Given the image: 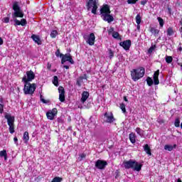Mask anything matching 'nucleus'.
Here are the masks:
<instances>
[{
  "label": "nucleus",
  "mask_w": 182,
  "mask_h": 182,
  "mask_svg": "<svg viewBox=\"0 0 182 182\" xmlns=\"http://www.w3.org/2000/svg\"><path fill=\"white\" fill-rule=\"evenodd\" d=\"M102 19L108 23L114 21V18L112 16V11H110V6L109 4H103L100 10Z\"/></svg>",
  "instance_id": "1"
},
{
  "label": "nucleus",
  "mask_w": 182,
  "mask_h": 182,
  "mask_svg": "<svg viewBox=\"0 0 182 182\" xmlns=\"http://www.w3.org/2000/svg\"><path fill=\"white\" fill-rule=\"evenodd\" d=\"M123 166L126 170L132 168L134 171H140L143 164H139L136 160L129 159V161H124Z\"/></svg>",
  "instance_id": "2"
},
{
  "label": "nucleus",
  "mask_w": 182,
  "mask_h": 182,
  "mask_svg": "<svg viewBox=\"0 0 182 182\" xmlns=\"http://www.w3.org/2000/svg\"><path fill=\"white\" fill-rule=\"evenodd\" d=\"M146 70L144 69H132L131 70V77L134 82H137L144 76Z\"/></svg>",
  "instance_id": "3"
},
{
  "label": "nucleus",
  "mask_w": 182,
  "mask_h": 182,
  "mask_svg": "<svg viewBox=\"0 0 182 182\" xmlns=\"http://www.w3.org/2000/svg\"><path fill=\"white\" fill-rule=\"evenodd\" d=\"M159 76H160V70H157L154 72L153 75L154 80L151 77H147L146 80L148 86H153V84H154L155 85H160Z\"/></svg>",
  "instance_id": "4"
},
{
  "label": "nucleus",
  "mask_w": 182,
  "mask_h": 182,
  "mask_svg": "<svg viewBox=\"0 0 182 182\" xmlns=\"http://www.w3.org/2000/svg\"><path fill=\"white\" fill-rule=\"evenodd\" d=\"M98 2L99 0H87L85 4L87 10L90 11L91 8H92L91 12L94 15H96L97 14Z\"/></svg>",
  "instance_id": "5"
},
{
  "label": "nucleus",
  "mask_w": 182,
  "mask_h": 182,
  "mask_svg": "<svg viewBox=\"0 0 182 182\" xmlns=\"http://www.w3.org/2000/svg\"><path fill=\"white\" fill-rule=\"evenodd\" d=\"M4 117L7 120V124L9 126V130L11 134H14L15 133V117L11 116L9 114H6Z\"/></svg>",
  "instance_id": "6"
},
{
  "label": "nucleus",
  "mask_w": 182,
  "mask_h": 182,
  "mask_svg": "<svg viewBox=\"0 0 182 182\" xmlns=\"http://www.w3.org/2000/svg\"><path fill=\"white\" fill-rule=\"evenodd\" d=\"M23 92L24 95H33L36 90V84L31 82H24Z\"/></svg>",
  "instance_id": "7"
},
{
  "label": "nucleus",
  "mask_w": 182,
  "mask_h": 182,
  "mask_svg": "<svg viewBox=\"0 0 182 182\" xmlns=\"http://www.w3.org/2000/svg\"><path fill=\"white\" fill-rule=\"evenodd\" d=\"M26 75L27 76H24L22 78V82H23L24 83H28L29 82H32L33 80V79H35V73H33V71H32V70H30L29 71H27L26 73Z\"/></svg>",
  "instance_id": "8"
},
{
  "label": "nucleus",
  "mask_w": 182,
  "mask_h": 182,
  "mask_svg": "<svg viewBox=\"0 0 182 182\" xmlns=\"http://www.w3.org/2000/svg\"><path fill=\"white\" fill-rule=\"evenodd\" d=\"M95 168H98V170H105L106 168V166H107V161L105 160L98 159L95 161Z\"/></svg>",
  "instance_id": "9"
},
{
  "label": "nucleus",
  "mask_w": 182,
  "mask_h": 182,
  "mask_svg": "<svg viewBox=\"0 0 182 182\" xmlns=\"http://www.w3.org/2000/svg\"><path fill=\"white\" fill-rule=\"evenodd\" d=\"M65 62H69L71 63V65L75 63V61H73V58H72V55H70V53L63 54V57H61L62 65H64Z\"/></svg>",
  "instance_id": "10"
},
{
  "label": "nucleus",
  "mask_w": 182,
  "mask_h": 182,
  "mask_svg": "<svg viewBox=\"0 0 182 182\" xmlns=\"http://www.w3.org/2000/svg\"><path fill=\"white\" fill-rule=\"evenodd\" d=\"M104 119L106 123H113V122L116 120V119H114V116L113 115V113L109 114L107 112L105 113Z\"/></svg>",
  "instance_id": "11"
},
{
  "label": "nucleus",
  "mask_w": 182,
  "mask_h": 182,
  "mask_svg": "<svg viewBox=\"0 0 182 182\" xmlns=\"http://www.w3.org/2000/svg\"><path fill=\"white\" fill-rule=\"evenodd\" d=\"M119 46H121L124 50H130V46H132V41L126 40L119 43Z\"/></svg>",
  "instance_id": "12"
},
{
  "label": "nucleus",
  "mask_w": 182,
  "mask_h": 182,
  "mask_svg": "<svg viewBox=\"0 0 182 182\" xmlns=\"http://www.w3.org/2000/svg\"><path fill=\"white\" fill-rule=\"evenodd\" d=\"M58 92L60 93L59 95V100L60 102H61L62 103H63V102H65L66 100V98L65 97V88H63V87L60 86L58 87Z\"/></svg>",
  "instance_id": "13"
},
{
  "label": "nucleus",
  "mask_w": 182,
  "mask_h": 182,
  "mask_svg": "<svg viewBox=\"0 0 182 182\" xmlns=\"http://www.w3.org/2000/svg\"><path fill=\"white\" fill-rule=\"evenodd\" d=\"M14 26H26V25H28V21H26L25 18H22L21 21L16 18L14 19Z\"/></svg>",
  "instance_id": "14"
},
{
  "label": "nucleus",
  "mask_w": 182,
  "mask_h": 182,
  "mask_svg": "<svg viewBox=\"0 0 182 182\" xmlns=\"http://www.w3.org/2000/svg\"><path fill=\"white\" fill-rule=\"evenodd\" d=\"M96 40V36H95V33H91L87 38V43L90 45V46H93L95 45V41Z\"/></svg>",
  "instance_id": "15"
},
{
  "label": "nucleus",
  "mask_w": 182,
  "mask_h": 182,
  "mask_svg": "<svg viewBox=\"0 0 182 182\" xmlns=\"http://www.w3.org/2000/svg\"><path fill=\"white\" fill-rule=\"evenodd\" d=\"M83 79H85V80H87V75L86 74H85L83 76H80L77 79L76 85H77L79 87L82 86V83L83 82Z\"/></svg>",
  "instance_id": "16"
},
{
  "label": "nucleus",
  "mask_w": 182,
  "mask_h": 182,
  "mask_svg": "<svg viewBox=\"0 0 182 182\" xmlns=\"http://www.w3.org/2000/svg\"><path fill=\"white\" fill-rule=\"evenodd\" d=\"M89 99V92L84 91L82 93L81 102L82 103H85Z\"/></svg>",
  "instance_id": "17"
},
{
  "label": "nucleus",
  "mask_w": 182,
  "mask_h": 182,
  "mask_svg": "<svg viewBox=\"0 0 182 182\" xmlns=\"http://www.w3.org/2000/svg\"><path fill=\"white\" fill-rule=\"evenodd\" d=\"M31 38L36 43H37V45H42V41L41 40V38H39L38 36L33 34L31 36Z\"/></svg>",
  "instance_id": "18"
},
{
  "label": "nucleus",
  "mask_w": 182,
  "mask_h": 182,
  "mask_svg": "<svg viewBox=\"0 0 182 182\" xmlns=\"http://www.w3.org/2000/svg\"><path fill=\"white\" fill-rule=\"evenodd\" d=\"M14 18H23V12L18 10L13 14Z\"/></svg>",
  "instance_id": "19"
},
{
  "label": "nucleus",
  "mask_w": 182,
  "mask_h": 182,
  "mask_svg": "<svg viewBox=\"0 0 182 182\" xmlns=\"http://www.w3.org/2000/svg\"><path fill=\"white\" fill-rule=\"evenodd\" d=\"M144 150L146 153V154H148V156L151 155V149H150V146H149V144H146L144 145Z\"/></svg>",
  "instance_id": "20"
},
{
  "label": "nucleus",
  "mask_w": 182,
  "mask_h": 182,
  "mask_svg": "<svg viewBox=\"0 0 182 182\" xmlns=\"http://www.w3.org/2000/svg\"><path fill=\"white\" fill-rule=\"evenodd\" d=\"M129 137L131 143H132V144H134V143H136V134L132 132L129 134Z\"/></svg>",
  "instance_id": "21"
},
{
  "label": "nucleus",
  "mask_w": 182,
  "mask_h": 182,
  "mask_svg": "<svg viewBox=\"0 0 182 182\" xmlns=\"http://www.w3.org/2000/svg\"><path fill=\"white\" fill-rule=\"evenodd\" d=\"M23 140L24 143H28L29 141V132H25L23 135Z\"/></svg>",
  "instance_id": "22"
},
{
  "label": "nucleus",
  "mask_w": 182,
  "mask_h": 182,
  "mask_svg": "<svg viewBox=\"0 0 182 182\" xmlns=\"http://www.w3.org/2000/svg\"><path fill=\"white\" fill-rule=\"evenodd\" d=\"M13 11H14V12L21 11V7H19V3L18 1H15L13 4Z\"/></svg>",
  "instance_id": "23"
},
{
  "label": "nucleus",
  "mask_w": 182,
  "mask_h": 182,
  "mask_svg": "<svg viewBox=\"0 0 182 182\" xmlns=\"http://www.w3.org/2000/svg\"><path fill=\"white\" fill-rule=\"evenodd\" d=\"M112 37L114 39H117L118 41H122V36L117 31H114L113 32Z\"/></svg>",
  "instance_id": "24"
},
{
  "label": "nucleus",
  "mask_w": 182,
  "mask_h": 182,
  "mask_svg": "<svg viewBox=\"0 0 182 182\" xmlns=\"http://www.w3.org/2000/svg\"><path fill=\"white\" fill-rule=\"evenodd\" d=\"M166 33L168 36H171L173 35H174V31L173 30V28L169 27L168 28L167 31H166Z\"/></svg>",
  "instance_id": "25"
},
{
  "label": "nucleus",
  "mask_w": 182,
  "mask_h": 182,
  "mask_svg": "<svg viewBox=\"0 0 182 182\" xmlns=\"http://www.w3.org/2000/svg\"><path fill=\"white\" fill-rule=\"evenodd\" d=\"M0 157H4V160H6L8 157V154H6V150L4 149L0 151Z\"/></svg>",
  "instance_id": "26"
},
{
  "label": "nucleus",
  "mask_w": 182,
  "mask_h": 182,
  "mask_svg": "<svg viewBox=\"0 0 182 182\" xmlns=\"http://www.w3.org/2000/svg\"><path fill=\"white\" fill-rule=\"evenodd\" d=\"M53 84L54 86H59V80L58 79V76L55 75L53 77Z\"/></svg>",
  "instance_id": "27"
},
{
  "label": "nucleus",
  "mask_w": 182,
  "mask_h": 182,
  "mask_svg": "<svg viewBox=\"0 0 182 182\" xmlns=\"http://www.w3.org/2000/svg\"><path fill=\"white\" fill-rule=\"evenodd\" d=\"M46 116L49 120H53V119H55V115L52 114L50 112H48L46 113Z\"/></svg>",
  "instance_id": "28"
},
{
  "label": "nucleus",
  "mask_w": 182,
  "mask_h": 182,
  "mask_svg": "<svg viewBox=\"0 0 182 182\" xmlns=\"http://www.w3.org/2000/svg\"><path fill=\"white\" fill-rule=\"evenodd\" d=\"M119 108L121 109L122 113H127V111H126V105L124 103H121L119 105Z\"/></svg>",
  "instance_id": "29"
},
{
  "label": "nucleus",
  "mask_w": 182,
  "mask_h": 182,
  "mask_svg": "<svg viewBox=\"0 0 182 182\" xmlns=\"http://www.w3.org/2000/svg\"><path fill=\"white\" fill-rule=\"evenodd\" d=\"M40 99L41 101L44 103L45 105H48V103H49L50 101L49 100H45L43 98V95H42V94L40 95Z\"/></svg>",
  "instance_id": "30"
},
{
  "label": "nucleus",
  "mask_w": 182,
  "mask_h": 182,
  "mask_svg": "<svg viewBox=\"0 0 182 182\" xmlns=\"http://www.w3.org/2000/svg\"><path fill=\"white\" fill-rule=\"evenodd\" d=\"M150 32H151V33H154L155 35H159V33H160V30L151 27L150 28Z\"/></svg>",
  "instance_id": "31"
},
{
  "label": "nucleus",
  "mask_w": 182,
  "mask_h": 182,
  "mask_svg": "<svg viewBox=\"0 0 182 182\" xmlns=\"http://www.w3.org/2000/svg\"><path fill=\"white\" fill-rule=\"evenodd\" d=\"M165 60H166V63L170 64V63H171V62H173V57L166 55L165 58Z\"/></svg>",
  "instance_id": "32"
},
{
  "label": "nucleus",
  "mask_w": 182,
  "mask_h": 182,
  "mask_svg": "<svg viewBox=\"0 0 182 182\" xmlns=\"http://www.w3.org/2000/svg\"><path fill=\"white\" fill-rule=\"evenodd\" d=\"M108 51L109 59H112L113 58H114V53L113 52V50H112V48H109Z\"/></svg>",
  "instance_id": "33"
},
{
  "label": "nucleus",
  "mask_w": 182,
  "mask_h": 182,
  "mask_svg": "<svg viewBox=\"0 0 182 182\" xmlns=\"http://www.w3.org/2000/svg\"><path fill=\"white\" fill-rule=\"evenodd\" d=\"M136 22L137 25H140V23H141V17L140 16V14L136 15Z\"/></svg>",
  "instance_id": "34"
},
{
  "label": "nucleus",
  "mask_w": 182,
  "mask_h": 182,
  "mask_svg": "<svg viewBox=\"0 0 182 182\" xmlns=\"http://www.w3.org/2000/svg\"><path fill=\"white\" fill-rule=\"evenodd\" d=\"M158 22H159V25L161 28L164 26V20L161 18V17H158L157 18Z\"/></svg>",
  "instance_id": "35"
},
{
  "label": "nucleus",
  "mask_w": 182,
  "mask_h": 182,
  "mask_svg": "<svg viewBox=\"0 0 182 182\" xmlns=\"http://www.w3.org/2000/svg\"><path fill=\"white\" fill-rule=\"evenodd\" d=\"M62 180H63V178L59 176H55V178H53L51 182H61Z\"/></svg>",
  "instance_id": "36"
},
{
  "label": "nucleus",
  "mask_w": 182,
  "mask_h": 182,
  "mask_svg": "<svg viewBox=\"0 0 182 182\" xmlns=\"http://www.w3.org/2000/svg\"><path fill=\"white\" fill-rule=\"evenodd\" d=\"M164 149L168 150V151H171L173 150V145L166 144L164 146Z\"/></svg>",
  "instance_id": "37"
},
{
  "label": "nucleus",
  "mask_w": 182,
  "mask_h": 182,
  "mask_svg": "<svg viewBox=\"0 0 182 182\" xmlns=\"http://www.w3.org/2000/svg\"><path fill=\"white\" fill-rule=\"evenodd\" d=\"M55 56H57V58H62L63 56V54L60 53V49H57V50L55 51Z\"/></svg>",
  "instance_id": "38"
},
{
  "label": "nucleus",
  "mask_w": 182,
  "mask_h": 182,
  "mask_svg": "<svg viewBox=\"0 0 182 182\" xmlns=\"http://www.w3.org/2000/svg\"><path fill=\"white\" fill-rule=\"evenodd\" d=\"M174 126H175V127H180V118L179 117H178L175 119Z\"/></svg>",
  "instance_id": "39"
},
{
  "label": "nucleus",
  "mask_w": 182,
  "mask_h": 182,
  "mask_svg": "<svg viewBox=\"0 0 182 182\" xmlns=\"http://www.w3.org/2000/svg\"><path fill=\"white\" fill-rule=\"evenodd\" d=\"M50 35V37L53 38H56V36L58 35V31L56 30L52 31Z\"/></svg>",
  "instance_id": "40"
},
{
  "label": "nucleus",
  "mask_w": 182,
  "mask_h": 182,
  "mask_svg": "<svg viewBox=\"0 0 182 182\" xmlns=\"http://www.w3.org/2000/svg\"><path fill=\"white\" fill-rule=\"evenodd\" d=\"M137 2H139V0H127V4H129V5H134L137 4Z\"/></svg>",
  "instance_id": "41"
},
{
  "label": "nucleus",
  "mask_w": 182,
  "mask_h": 182,
  "mask_svg": "<svg viewBox=\"0 0 182 182\" xmlns=\"http://www.w3.org/2000/svg\"><path fill=\"white\" fill-rule=\"evenodd\" d=\"M156 48V45L151 46L149 50H148V53H153V50H154Z\"/></svg>",
  "instance_id": "42"
},
{
  "label": "nucleus",
  "mask_w": 182,
  "mask_h": 182,
  "mask_svg": "<svg viewBox=\"0 0 182 182\" xmlns=\"http://www.w3.org/2000/svg\"><path fill=\"white\" fill-rule=\"evenodd\" d=\"M135 132L139 134V136H141V132H143V130H141L140 127H136Z\"/></svg>",
  "instance_id": "43"
},
{
  "label": "nucleus",
  "mask_w": 182,
  "mask_h": 182,
  "mask_svg": "<svg viewBox=\"0 0 182 182\" xmlns=\"http://www.w3.org/2000/svg\"><path fill=\"white\" fill-rule=\"evenodd\" d=\"M50 112H51L54 116H56V114H58V109L53 108Z\"/></svg>",
  "instance_id": "44"
},
{
  "label": "nucleus",
  "mask_w": 182,
  "mask_h": 182,
  "mask_svg": "<svg viewBox=\"0 0 182 182\" xmlns=\"http://www.w3.org/2000/svg\"><path fill=\"white\" fill-rule=\"evenodd\" d=\"M4 107H5V105L4 104H0V114L4 113Z\"/></svg>",
  "instance_id": "45"
},
{
  "label": "nucleus",
  "mask_w": 182,
  "mask_h": 182,
  "mask_svg": "<svg viewBox=\"0 0 182 182\" xmlns=\"http://www.w3.org/2000/svg\"><path fill=\"white\" fill-rule=\"evenodd\" d=\"M120 176V171L118 169L115 171V178H117Z\"/></svg>",
  "instance_id": "46"
},
{
  "label": "nucleus",
  "mask_w": 182,
  "mask_h": 182,
  "mask_svg": "<svg viewBox=\"0 0 182 182\" xmlns=\"http://www.w3.org/2000/svg\"><path fill=\"white\" fill-rule=\"evenodd\" d=\"M80 161H82V160H83V159H86V154H81L80 155Z\"/></svg>",
  "instance_id": "47"
},
{
  "label": "nucleus",
  "mask_w": 182,
  "mask_h": 182,
  "mask_svg": "<svg viewBox=\"0 0 182 182\" xmlns=\"http://www.w3.org/2000/svg\"><path fill=\"white\" fill-rule=\"evenodd\" d=\"M4 23H9V17H5L4 18Z\"/></svg>",
  "instance_id": "48"
},
{
  "label": "nucleus",
  "mask_w": 182,
  "mask_h": 182,
  "mask_svg": "<svg viewBox=\"0 0 182 182\" xmlns=\"http://www.w3.org/2000/svg\"><path fill=\"white\" fill-rule=\"evenodd\" d=\"M141 5H143V6H144V5H146V4H147V0H142L140 2Z\"/></svg>",
  "instance_id": "49"
},
{
  "label": "nucleus",
  "mask_w": 182,
  "mask_h": 182,
  "mask_svg": "<svg viewBox=\"0 0 182 182\" xmlns=\"http://www.w3.org/2000/svg\"><path fill=\"white\" fill-rule=\"evenodd\" d=\"M14 141L15 142V144H16V146H18V137L15 136L14 138Z\"/></svg>",
  "instance_id": "50"
},
{
  "label": "nucleus",
  "mask_w": 182,
  "mask_h": 182,
  "mask_svg": "<svg viewBox=\"0 0 182 182\" xmlns=\"http://www.w3.org/2000/svg\"><path fill=\"white\" fill-rule=\"evenodd\" d=\"M168 9V12L169 14V15H171V8H170L169 6L167 7Z\"/></svg>",
  "instance_id": "51"
},
{
  "label": "nucleus",
  "mask_w": 182,
  "mask_h": 182,
  "mask_svg": "<svg viewBox=\"0 0 182 182\" xmlns=\"http://www.w3.org/2000/svg\"><path fill=\"white\" fill-rule=\"evenodd\" d=\"M0 45H4V40L0 37Z\"/></svg>",
  "instance_id": "52"
},
{
  "label": "nucleus",
  "mask_w": 182,
  "mask_h": 182,
  "mask_svg": "<svg viewBox=\"0 0 182 182\" xmlns=\"http://www.w3.org/2000/svg\"><path fill=\"white\" fill-rule=\"evenodd\" d=\"M0 103H1V105L4 103V98L2 97H0Z\"/></svg>",
  "instance_id": "53"
},
{
  "label": "nucleus",
  "mask_w": 182,
  "mask_h": 182,
  "mask_svg": "<svg viewBox=\"0 0 182 182\" xmlns=\"http://www.w3.org/2000/svg\"><path fill=\"white\" fill-rule=\"evenodd\" d=\"M124 102H129V100H127V97L126 96L124 97Z\"/></svg>",
  "instance_id": "54"
},
{
  "label": "nucleus",
  "mask_w": 182,
  "mask_h": 182,
  "mask_svg": "<svg viewBox=\"0 0 182 182\" xmlns=\"http://www.w3.org/2000/svg\"><path fill=\"white\" fill-rule=\"evenodd\" d=\"M58 123H62L63 122L62 119L58 118Z\"/></svg>",
  "instance_id": "55"
},
{
  "label": "nucleus",
  "mask_w": 182,
  "mask_h": 182,
  "mask_svg": "<svg viewBox=\"0 0 182 182\" xmlns=\"http://www.w3.org/2000/svg\"><path fill=\"white\" fill-rule=\"evenodd\" d=\"M178 50H179V52H182V47L180 46V47L178 48Z\"/></svg>",
  "instance_id": "56"
},
{
  "label": "nucleus",
  "mask_w": 182,
  "mask_h": 182,
  "mask_svg": "<svg viewBox=\"0 0 182 182\" xmlns=\"http://www.w3.org/2000/svg\"><path fill=\"white\" fill-rule=\"evenodd\" d=\"M109 31H110L111 32H113V31H114V28L113 27H111V28H109Z\"/></svg>",
  "instance_id": "57"
},
{
  "label": "nucleus",
  "mask_w": 182,
  "mask_h": 182,
  "mask_svg": "<svg viewBox=\"0 0 182 182\" xmlns=\"http://www.w3.org/2000/svg\"><path fill=\"white\" fill-rule=\"evenodd\" d=\"M177 182H182L181 178H178L177 179Z\"/></svg>",
  "instance_id": "58"
},
{
  "label": "nucleus",
  "mask_w": 182,
  "mask_h": 182,
  "mask_svg": "<svg viewBox=\"0 0 182 182\" xmlns=\"http://www.w3.org/2000/svg\"><path fill=\"white\" fill-rule=\"evenodd\" d=\"M64 68H65V69H69V65H64Z\"/></svg>",
  "instance_id": "59"
},
{
  "label": "nucleus",
  "mask_w": 182,
  "mask_h": 182,
  "mask_svg": "<svg viewBox=\"0 0 182 182\" xmlns=\"http://www.w3.org/2000/svg\"><path fill=\"white\" fill-rule=\"evenodd\" d=\"M137 29H138V31L140 29V24H137Z\"/></svg>",
  "instance_id": "60"
},
{
  "label": "nucleus",
  "mask_w": 182,
  "mask_h": 182,
  "mask_svg": "<svg viewBox=\"0 0 182 182\" xmlns=\"http://www.w3.org/2000/svg\"><path fill=\"white\" fill-rule=\"evenodd\" d=\"M173 146V149H176V147H177V144H173V146Z\"/></svg>",
  "instance_id": "61"
},
{
  "label": "nucleus",
  "mask_w": 182,
  "mask_h": 182,
  "mask_svg": "<svg viewBox=\"0 0 182 182\" xmlns=\"http://www.w3.org/2000/svg\"><path fill=\"white\" fill-rule=\"evenodd\" d=\"M48 69H50V65H49V64L48 65Z\"/></svg>",
  "instance_id": "62"
},
{
  "label": "nucleus",
  "mask_w": 182,
  "mask_h": 182,
  "mask_svg": "<svg viewBox=\"0 0 182 182\" xmlns=\"http://www.w3.org/2000/svg\"><path fill=\"white\" fill-rule=\"evenodd\" d=\"M53 72H56V70H53Z\"/></svg>",
  "instance_id": "63"
},
{
  "label": "nucleus",
  "mask_w": 182,
  "mask_h": 182,
  "mask_svg": "<svg viewBox=\"0 0 182 182\" xmlns=\"http://www.w3.org/2000/svg\"><path fill=\"white\" fill-rule=\"evenodd\" d=\"M181 69H182V64H181Z\"/></svg>",
  "instance_id": "64"
}]
</instances>
